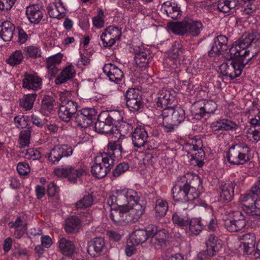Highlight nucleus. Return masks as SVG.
<instances>
[{
  "label": "nucleus",
  "mask_w": 260,
  "mask_h": 260,
  "mask_svg": "<svg viewBox=\"0 0 260 260\" xmlns=\"http://www.w3.org/2000/svg\"><path fill=\"white\" fill-rule=\"evenodd\" d=\"M126 104L129 110L133 112L138 111L143 106L142 98L127 102Z\"/></svg>",
  "instance_id": "obj_50"
},
{
  "label": "nucleus",
  "mask_w": 260,
  "mask_h": 260,
  "mask_svg": "<svg viewBox=\"0 0 260 260\" xmlns=\"http://www.w3.org/2000/svg\"><path fill=\"white\" fill-rule=\"evenodd\" d=\"M243 212L247 215L253 218H257L260 216V198L255 199L251 205H245Z\"/></svg>",
  "instance_id": "obj_36"
},
{
  "label": "nucleus",
  "mask_w": 260,
  "mask_h": 260,
  "mask_svg": "<svg viewBox=\"0 0 260 260\" xmlns=\"http://www.w3.org/2000/svg\"><path fill=\"white\" fill-rule=\"evenodd\" d=\"M237 124L227 119H223L212 122L210 128L214 131H229L236 128Z\"/></svg>",
  "instance_id": "obj_31"
},
{
  "label": "nucleus",
  "mask_w": 260,
  "mask_h": 260,
  "mask_svg": "<svg viewBox=\"0 0 260 260\" xmlns=\"http://www.w3.org/2000/svg\"><path fill=\"white\" fill-rule=\"evenodd\" d=\"M117 138V140L109 141L107 146L108 152L103 153L108 154L109 156L111 157L113 162H114V158L115 157H121L122 154L124 153L122 147V140L120 137Z\"/></svg>",
  "instance_id": "obj_23"
},
{
  "label": "nucleus",
  "mask_w": 260,
  "mask_h": 260,
  "mask_svg": "<svg viewBox=\"0 0 260 260\" xmlns=\"http://www.w3.org/2000/svg\"><path fill=\"white\" fill-rule=\"evenodd\" d=\"M54 173L57 177L66 178L74 184L80 181L81 177L86 174L83 168L71 165L57 167L54 170Z\"/></svg>",
  "instance_id": "obj_8"
},
{
  "label": "nucleus",
  "mask_w": 260,
  "mask_h": 260,
  "mask_svg": "<svg viewBox=\"0 0 260 260\" xmlns=\"http://www.w3.org/2000/svg\"><path fill=\"white\" fill-rule=\"evenodd\" d=\"M246 137L250 142L254 143L260 141V126L248 129L246 132Z\"/></svg>",
  "instance_id": "obj_47"
},
{
  "label": "nucleus",
  "mask_w": 260,
  "mask_h": 260,
  "mask_svg": "<svg viewBox=\"0 0 260 260\" xmlns=\"http://www.w3.org/2000/svg\"><path fill=\"white\" fill-rule=\"evenodd\" d=\"M42 86V79L37 73H25L22 80V87L28 90L37 91L41 89Z\"/></svg>",
  "instance_id": "obj_17"
},
{
  "label": "nucleus",
  "mask_w": 260,
  "mask_h": 260,
  "mask_svg": "<svg viewBox=\"0 0 260 260\" xmlns=\"http://www.w3.org/2000/svg\"><path fill=\"white\" fill-rule=\"evenodd\" d=\"M169 209V205L167 201L162 199H158L155 202V216L157 219L164 217Z\"/></svg>",
  "instance_id": "obj_37"
},
{
  "label": "nucleus",
  "mask_w": 260,
  "mask_h": 260,
  "mask_svg": "<svg viewBox=\"0 0 260 260\" xmlns=\"http://www.w3.org/2000/svg\"><path fill=\"white\" fill-rule=\"evenodd\" d=\"M236 184L235 181L221 182L219 185L220 197L221 200L230 201L234 197V187Z\"/></svg>",
  "instance_id": "obj_26"
},
{
  "label": "nucleus",
  "mask_w": 260,
  "mask_h": 260,
  "mask_svg": "<svg viewBox=\"0 0 260 260\" xmlns=\"http://www.w3.org/2000/svg\"><path fill=\"white\" fill-rule=\"evenodd\" d=\"M163 118L162 125L165 132L167 133L172 132L177 124H175L173 122H171V120L169 118Z\"/></svg>",
  "instance_id": "obj_64"
},
{
  "label": "nucleus",
  "mask_w": 260,
  "mask_h": 260,
  "mask_svg": "<svg viewBox=\"0 0 260 260\" xmlns=\"http://www.w3.org/2000/svg\"><path fill=\"white\" fill-rule=\"evenodd\" d=\"M189 230L191 234L198 235L203 230V226L201 223V221L198 218L189 220Z\"/></svg>",
  "instance_id": "obj_49"
},
{
  "label": "nucleus",
  "mask_w": 260,
  "mask_h": 260,
  "mask_svg": "<svg viewBox=\"0 0 260 260\" xmlns=\"http://www.w3.org/2000/svg\"><path fill=\"white\" fill-rule=\"evenodd\" d=\"M58 243L59 249L63 255L71 256L76 252V247L72 241L61 238L58 240Z\"/></svg>",
  "instance_id": "obj_30"
},
{
  "label": "nucleus",
  "mask_w": 260,
  "mask_h": 260,
  "mask_svg": "<svg viewBox=\"0 0 260 260\" xmlns=\"http://www.w3.org/2000/svg\"><path fill=\"white\" fill-rule=\"evenodd\" d=\"M75 122L77 126L81 128H85L90 125L89 119H86L84 116L82 115L79 111L75 116Z\"/></svg>",
  "instance_id": "obj_53"
},
{
  "label": "nucleus",
  "mask_w": 260,
  "mask_h": 260,
  "mask_svg": "<svg viewBox=\"0 0 260 260\" xmlns=\"http://www.w3.org/2000/svg\"><path fill=\"white\" fill-rule=\"evenodd\" d=\"M200 184L198 176L192 177L190 174L178 177L172 190L174 200L188 203L187 208H193L197 205L199 192L197 187Z\"/></svg>",
  "instance_id": "obj_2"
},
{
  "label": "nucleus",
  "mask_w": 260,
  "mask_h": 260,
  "mask_svg": "<svg viewBox=\"0 0 260 260\" xmlns=\"http://www.w3.org/2000/svg\"><path fill=\"white\" fill-rule=\"evenodd\" d=\"M129 168L128 165L126 162H122L118 165L113 172V175L115 177H118L120 175L126 171Z\"/></svg>",
  "instance_id": "obj_60"
},
{
  "label": "nucleus",
  "mask_w": 260,
  "mask_h": 260,
  "mask_svg": "<svg viewBox=\"0 0 260 260\" xmlns=\"http://www.w3.org/2000/svg\"><path fill=\"white\" fill-rule=\"evenodd\" d=\"M137 202H139L137 191L127 188L116 190L107 199V204L111 207V211L121 209L122 207H126Z\"/></svg>",
  "instance_id": "obj_4"
},
{
  "label": "nucleus",
  "mask_w": 260,
  "mask_h": 260,
  "mask_svg": "<svg viewBox=\"0 0 260 260\" xmlns=\"http://www.w3.org/2000/svg\"><path fill=\"white\" fill-rule=\"evenodd\" d=\"M80 113L84 116V118L89 120V124H91L93 120L95 119L97 112L94 108H85L79 111Z\"/></svg>",
  "instance_id": "obj_52"
},
{
  "label": "nucleus",
  "mask_w": 260,
  "mask_h": 260,
  "mask_svg": "<svg viewBox=\"0 0 260 260\" xmlns=\"http://www.w3.org/2000/svg\"><path fill=\"white\" fill-rule=\"evenodd\" d=\"M203 107L207 114L213 113L217 109V105L213 100L205 101Z\"/></svg>",
  "instance_id": "obj_61"
},
{
  "label": "nucleus",
  "mask_w": 260,
  "mask_h": 260,
  "mask_svg": "<svg viewBox=\"0 0 260 260\" xmlns=\"http://www.w3.org/2000/svg\"><path fill=\"white\" fill-rule=\"evenodd\" d=\"M207 250L210 256L214 255L215 252L218 251L222 246L221 241L213 235H210L206 242Z\"/></svg>",
  "instance_id": "obj_33"
},
{
  "label": "nucleus",
  "mask_w": 260,
  "mask_h": 260,
  "mask_svg": "<svg viewBox=\"0 0 260 260\" xmlns=\"http://www.w3.org/2000/svg\"><path fill=\"white\" fill-rule=\"evenodd\" d=\"M101 117L95 123V131L99 133L109 134V136L112 138L114 131L113 125L120 120V113L118 111H113L106 114L104 121L101 120Z\"/></svg>",
  "instance_id": "obj_9"
},
{
  "label": "nucleus",
  "mask_w": 260,
  "mask_h": 260,
  "mask_svg": "<svg viewBox=\"0 0 260 260\" xmlns=\"http://www.w3.org/2000/svg\"><path fill=\"white\" fill-rule=\"evenodd\" d=\"M55 103V100L53 97L45 95L42 101L40 112L44 115H49L53 111Z\"/></svg>",
  "instance_id": "obj_35"
},
{
  "label": "nucleus",
  "mask_w": 260,
  "mask_h": 260,
  "mask_svg": "<svg viewBox=\"0 0 260 260\" xmlns=\"http://www.w3.org/2000/svg\"><path fill=\"white\" fill-rule=\"evenodd\" d=\"M255 199V196H254L252 192L249 191L245 194L241 195L240 198V200L243 204V208H244L245 207V205H250Z\"/></svg>",
  "instance_id": "obj_59"
},
{
  "label": "nucleus",
  "mask_w": 260,
  "mask_h": 260,
  "mask_svg": "<svg viewBox=\"0 0 260 260\" xmlns=\"http://www.w3.org/2000/svg\"><path fill=\"white\" fill-rule=\"evenodd\" d=\"M228 39L223 35L217 36L213 41L211 49L208 52V55L213 57L219 55L227 50Z\"/></svg>",
  "instance_id": "obj_19"
},
{
  "label": "nucleus",
  "mask_w": 260,
  "mask_h": 260,
  "mask_svg": "<svg viewBox=\"0 0 260 260\" xmlns=\"http://www.w3.org/2000/svg\"><path fill=\"white\" fill-rule=\"evenodd\" d=\"M31 131L29 129L24 130L20 133L19 144L21 148L28 146L30 143Z\"/></svg>",
  "instance_id": "obj_45"
},
{
  "label": "nucleus",
  "mask_w": 260,
  "mask_h": 260,
  "mask_svg": "<svg viewBox=\"0 0 260 260\" xmlns=\"http://www.w3.org/2000/svg\"><path fill=\"white\" fill-rule=\"evenodd\" d=\"M26 15L32 23L38 24L43 17V10L38 5H32L26 7Z\"/></svg>",
  "instance_id": "obj_25"
},
{
  "label": "nucleus",
  "mask_w": 260,
  "mask_h": 260,
  "mask_svg": "<svg viewBox=\"0 0 260 260\" xmlns=\"http://www.w3.org/2000/svg\"><path fill=\"white\" fill-rule=\"evenodd\" d=\"M48 15L51 18L60 19L65 16L66 10L61 2L49 4L47 7Z\"/></svg>",
  "instance_id": "obj_24"
},
{
  "label": "nucleus",
  "mask_w": 260,
  "mask_h": 260,
  "mask_svg": "<svg viewBox=\"0 0 260 260\" xmlns=\"http://www.w3.org/2000/svg\"><path fill=\"white\" fill-rule=\"evenodd\" d=\"M260 51V35L257 32L243 35L229 49L230 58L219 68L221 74L231 80L239 77L247 60Z\"/></svg>",
  "instance_id": "obj_1"
},
{
  "label": "nucleus",
  "mask_w": 260,
  "mask_h": 260,
  "mask_svg": "<svg viewBox=\"0 0 260 260\" xmlns=\"http://www.w3.org/2000/svg\"><path fill=\"white\" fill-rule=\"evenodd\" d=\"M57 98L60 102L59 106L67 105L70 102H75L71 99V93L69 91L59 92Z\"/></svg>",
  "instance_id": "obj_51"
},
{
  "label": "nucleus",
  "mask_w": 260,
  "mask_h": 260,
  "mask_svg": "<svg viewBox=\"0 0 260 260\" xmlns=\"http://www.w3.org/2000/svg\"><path fill=\"white\" fill-rule=\"evenodd\" d=\"M23 50L27 58H35L41 55V49L35 46L25 47Z\"/></svg>",
  "instance_id": "obj_48"
},
{
  "label": "nucleus",
  "mask_w": 260,
  "mask_h": 260,
  "mask_svg": "<svg viewBox=\"0 0 260 260\" xmlns=\"http://www.w3.org/2000/svg\"><path fill=\"white\" fill-rule=\"evenodd\" d=\"M16 0H0V10L8 11L11 9Z\"/></svg>",
  "instance_id": "obj_63"
},
{
  "label": "nucleus",
  "mask_w": 260,
  "mask_h": 260,
  "mask_svg": "<svg viewBox=\"0 0 260 260\" xmlns=\"http://www.w3.org/2000/svg\"><path fill=\"white\" fill-rule=\"evenodd\" d=\"M162 117L169 118L171 122H173L177 125L182 122L185 118V111L181 107L172 106L166 108L162 112Z\"/></svg>",
  "instance_id": "obj_16"
},
{
  "label": "nucleus",
  "mask_w": 260,
  "mask_h": 260,
  "mask_svg": "<svg viewBox=\"0 0 260 260\" xmlns=\"http://www.w3.org/2000/svg\"><path fill=\"white\" fill-rule=\"evenodd\" d=\"M103 70L104 73L109 77L112 82L118 83L123 78L122 71L113 63L106 64Z\"/></svg>",
  "instance_id": "obj_21"
},
{
  "label": "nucleus",
  "mask_w": 260,
  "mask_h": 260,
  "mask_svg": "<svg viewBox=\"0 0 260 260\" xmlns=\"http://www.w3.org/2000/svg\"><path fill=\"white\" fill-rule=\"evenodd\" d=\"M114 165L113 159L106 153H101L94 158L91 172L97 178L105 177Z\"/></svg>",
  "instance_id": "obj_7"
},
{
  "label": "nucleus",
  "mask_w": 260,
  "mask_h": 260,
  "mask_svg": "<svg viewBox=\"0 0 260 260\" xmlns=\"http://www.w3.org/2000/svg\"><path fill=\"white\" fill-rule=\"evenodd\" d=\"M202 146L203 144L200 139L191 140L190 142H187L185 145L186 151L188 152V157L191 160L194 161L193 163L200 167L203 166L205 157Z\"/></svg>",
  "instance_id": "obj_10"
},
{
  "label": "nucleus",
  "mask_w": 260,
  "mask_h": 260,
  "mask_svg": "<svg viewBox=\"0 0 260 260\" xmlns=\"http://www.w3.org/2000/svg\"><path fill=\"white\" fill-rule=\"evenodd\" d=\"M172 219L175 225L184 229L189 225L190 218L187 214L176 212L172 215Z\"/></svg>",
  "instance_id": "obj_39"
},
{
  "label": "nucleus",
  "mask_w": 260,
  "mask_h": 260,
  "mask_svg": "<svg viewBox=\"0 0 260 260\" xmlns=\"http://www.w3.org/2000/svg\"><path fill=\"white\" fill-rule=\"evenodd\" d=\"M135 57L140 58H152V55L150 53L149 50L142 45L135 46L134 48Z\"/></svg>",
  "instance_id": "obj_46"
},
{
  "label": "nucleus",
  "mask_w": 260,
  "mask_h": 260,
  "mask_svg": "<svg viewBox=\"0 0 260 260\" xmlns=\"http://www.w3.org/2000/svg\"><path fill=\"white\" fill-rule=\"evenodd\" d=\"M24 157L27 159L35 160L40 159L41 154L38 150L29 148L26 150Z\"/></svg>",
  "instance_id": "obj_58"
},
{
  "label": "nucleus",
  "mask_w": 260,
  "mask_h": 260,
  "mask_svg": "<svg viewBox=\"0 0 260 260\" xmlns=\"http://www.w3.org/2000/svg\"><path fill=\"white\" fill-rule=\"evenodd\" d=\"M81 220L77 216H72L66 220L64 226L66 232L69 234L76 232L80 227Z\"/></svg>",
  "instance_id": "obj_38"
},
{
  "label": "nucleus",
  "mask_w": 260,
  "mask_h": 260,
  "mask_svg": "<svg viewBox=\"0 0 260 260\" xmlns=\"http://www.w3.org/2000/svg\"><path fill=\"white\" fill-rule=\"evenodd\" d=\"M103 238L97 237L92 239L89 244L87 252L92 257H95L101 253L105 247Z\"/></svg>",
  "instance_id": "obj_27"
},
{
  "label": "nucleus",
  "mask_w": 260,
  "mask_h": 260,
  "mask_svg": "<svg viewBox=\"0 0 260 260\" xmlns=\"http://www.w3.org/2000/svg\"><path fill=\"white\" fill-rule=\"evenodd\" d=\"M169 28L174 34L191 37H198L204 28L202 22L200 20L187 17L182 21L170 23Z\"/></svg>",
  "instance_id": "obj_5"
},
{
  "label": "nucleus",
  "mask_w": 260,
  "mask_h": 260,
  "mask_svg": "<svg viewBox=\"0 0 260 260\" xmlns=\"http://www.w3.org/2000/svg\"><path fill=\"white\" fill-rule=\"evenodd\" d=\"M161 11L166 15L173 19H177L181 15L180 8L175 3L170 2L164 3L161 7Z\"/></svg>",
  "instance_id": "obj_29"
},
{
  "label": "nucleus",
  "mask_w": 260,
  "mask_h": 260,
  "mask_svg": "<svg viewBox=\"0 0 260 260\" xmlns=\"http://www.w3.org/2000/svg\"><path fill=\"white\" fill-rule=\"evenodd\" d=\"M141 98V95L140 94V91L138 89L135 88L128 89L125 94L126 102L131 101L133 99L135 100L136 99H139Z\"/></svg>",
  "instance_id": "obj_56"
},
{
  "label": "nucleus",
  "mask_w": 260,
  "mask_h": 260,
  "mask_svg": "<svg viewBox=\"0 0 260 260\" xmlns=\"http://www.w3.org/2000/svg\"><path fill=\"white\" fill-rule=\"evenodd\" d=\"M11 232L16 239H20L25 234L27 230V223L21 217H17L15 220L8 223Z\"/></svg>",
  "instance_id": "obj_18"
},
{
  "label": "nucleus",
  "mask_w": 260,
  "mask_h": 260,
  "mask_svg": "<svg viewBox=\"0 0 260 260\" xmlns=\"http://www.w3.org/2000/svg\"><path fill=\"white\" fill-rule=\"evenodd\" d=\"M174 94L175 92L173 90L165 88L160 90L157 93V96L155 99L157 106L163 110L172 107V106H169V105L173 104L175 101Z\"/></svg>",
  "instance_id": "obj_15"
},
{
  "label": "nucleus",
  "mask_w": 260,
  "mask_h": 260,
  "mask_svg": "<svg viewBox=\"0 0 260 260\" xmlns=\"http://www.w3.org/2000/svg\"><path fill=\"white\" fill-rule=\"evenodd\" d=\"M250 149L245 144L232 146L226 154L228 161L235 165H244L250 160Z\"/></svg>",
  "instance_id": "obj_6"
},
{
  "label": "nucleus",
  "mask_w": 260,
  "mask_h": 260,
  "mask_svg": "<svg viewBox=\"0 0 260 260\" xmlns=\"http://www.w3.org/2000/svg\"><path fill=\"white\" fill-rule=\"evenodd\" d=\"M15 27L10 21L4 22L0 26V38L4 41H10L13 38Z\"/></svg>",
  "instance_id": "obj_32"
},
{
  "label": "nucleus",
  "mask_w": 260,
  "mask_h": 260,
  "mask_svg": "<svg viewBox=\"0 0 260 260\" xmlns=\"http://www.w3.org/2000/svg\"><path fill=\"white\" fill-rule=\"evenodd\" d=\"M185 49L180 43L175 44L168 54L166 62L173 69L178 68L180 65V57L184 53Z\"/></svg>",
  "instance_id": "obj_14"
},
{
  "label": "nucleus",
  "mask_w": 260,
  "mask_h": 260,
  "mask_svg": "<svg viewBox=\"0 0 260 260\" xmlns=\"http://www.w3.org/2000/svg\"><path fill=\"white\" fill-rule=\"evenodd\" d=\"M76 75L75 67L72 64L64 68L55 80V83L60 84L70 80Z\"/></svg>",
  "instance_id": "obj_28"
},
{
  "label": "nucleus",
  "mask_w": 260,
  "mask_h": 260,
  "mask_svg": "<svg viewBox=\"0 0 260 260\" xmlns=\"http://www.w3.org/2000/svg\"><path fill=\"white\" fill-rule=\"evenodd\" d=\"M130 239L134 245L142 244L148 239L147 232L144 229L136 230L132 233Z\"/></svg>",
  "instance_id": "obj_41"
},
{
  "label": "nucleus",
  "mask_w": 260,
  "mask_h": 260,
  "mask_svg": "<svg viewBox=\"0 0 260 260\" xmlns=\"http://www.w3.org/2000/svg\"><path fill=\"white\" fill-rule=\"evenodd\" d=\"M133 129L131 123L122 121L119 123V125L114 126L113 137L119 138L121 136H125L127 134L131 133Z\"/></svg>",
  "instance_id": "obj_34"
},
{
  "label": "nucleus",
  "mask_w": 260,
  "mask_h": 260,
  "mask_svg": "<svg viewBox=\"0 0 260 260\" xmlns=\"http://www.w3.org/2000/svg\"><path fill=\"white\" fill-rule=\"evenodd\" d=\"M24 58L23 53L21 50H16L8 58L6 61L11 67L20 64Z\"/></svg>",
  "instance_id": "obj_40"
},
{
  "label": "nucleus",
  "mask_w": 260,
  "mask_h": 260,
  "mask_svg": "<svg viewBox=\"0 0 260 260\" xmlns=\"http://www.w3.org/2000/svg\"><path fill=\"white\" fill-rule=\"evenodd\" d=\"M92 22L94 27L97 28H101L103 27L105 24L104 13L102 10H100L97 15L93 17Z\"/></svg>",
  "instance_id": "obj_57"
},
{
  "label": "nucleus",
  "mask_w": 260,
  "mask_h": 260,
  "mask_svg": "<svg viewBox=\"0 0 260 260\" xmlns=\"http://www.w3.org/2000/svg\"><path fill=\"white\" fill-rule=\"evenodd\" d=\"M238 3V0H221L218 2L217 8L220 12L226 13L234 9Z\"/></svg>",
  "instance_id": "obj_42"
},
{
  "label": "nucleus",
  "mask_w": 260,
  "mask_h": 260,
  "mask_svg": "<svg viewBox=\"0 0 260 260\" xmlns=\"http://www.w3.org/2000/svg\"><path fill=\"white\" fill-rule=\"evenodd\" d=\"M152 58H139L135 57V62L137 67H139L141 70L145 69L148 67L149 62L151 61Z\"/></svg>",
  "instance_id": "obj_62"
},
{
  "label": "nucleus",
  "mask_w": 260,
  "mask_h": 260,
  "mask_svg": "<svg viewBox=\"0 0 260 260\" xmlns=\"http://www.w3.org/2000/svg\"><path fill=\"white\" fill-rule=\"evenodd\" d=\"M244 213L240 211L233 212L232 219L225 222L226 230L230 232H237L245 227L246 221Z\"/></svg>",
  "instance_id": "obj_13"
},
{
  "label": "nucleus",
  "mask_w": 260,
  "mask_h": 260,
  "mask_svg": "<svg viewBox=\"0 0 260 260\" xmlns=\"http://www.w3.org/2000/svg\"><path fill=\"white\" fill-rule=\"evenodd\" d=\"M244 244L249 245L250 248H254L256 238L255 235L253 233H247L241 236V238Z\"/></svg>",
  "instance_id": "obj_55"
},
{
  "label": "nucleus",
  "mask_w": 260,
  "mask_h": 260,
  "mask_svg": "<svg viewBox=\"0 0 260 260\" xmlns=\"http://www.w3.org/2000/svg\"><path fill=\"white\" fill-rule=\"evenodd\" d=\"M73 149L71 146L63 144L55 146L50 152L45 155V157L52 164H58L63 157L72 155Z\"/></svg>",
  "instance_id": "obj_11"
},
{
  "label": "nucleus",
  "mask_w": 260,
  "mask_h": 260,
  "mask_svg": "<svg viewBox=\"0 0 260 260\" xmlns=\"http://www.w3.org/2000/svg\"><path fill=\"white\" fill-rule=\"evenodd\" d=\"M78 104L70 102L67 105L59 106L58 115L59 118L64 122H69L77 110Z\"/></svg>",
  "instance_id": "obj_20"
},
{
  "label": "nucleus",
  "mask_w": 260,
  "mask_h": 260,
  "mask_svg": "<svg viewBox=\"0 0 260 260\" xmlns=\"http://www.w3.org/2000/svg\"><path fill=\"white\" fill-rule=\"evenodd\" d=\"M132 138L134 146L140 148L146 143L148 135L144 127L138 126L135 128Z\"/></svg>",
  "instance_id": "obj_22"
},
{
  "label": "nucleus",
  "mask_w": 260,
  "mask_h": 260,
  "mask_svg": "<svg viewBox=\"0 0 260 260\" xmlns=\"http://www.w3.org/2000/svg\"><path fill=\"white\" fill-rule=\"evenodd\" d=\"M121 29L113 25L107 27L101 36V40L104 47H111L121 36Z\"/></svg>",
  "instance_id": "obj_12"
},
{
  "label": "nucleus",
  "mask_w": 260,
  "mask_h": 260,
  "mask_svg": "<svg viewBox=\"0 0 260 260\" xmlns=\"http://www.w3.org/2000/svg\"><path fill=\"white\" fill-rule=\"evenodd\" d=\"M144 211V206L139 202L121 209L111 211L110 219L116 224L124 225L136 222L140 218Z\"/></svg>",
  "instance_id": "obj_3"
},
{
  "label": "nucleus",
  "mask_w": 260,
  "mask_h": 260,
  "mask_svg": "<svg viewBox=\"0 0 260 260\" xmlns=\"http://www.w3.org/2000/svg\"><path fill=\"white\" fill-rule=\"evenodd\" d=\"M93 197L90 193H87L75 203V207L77 209L87 208L90 207L93 204Z\"/></svg>",
  "instance_id": "obj_44"
},
{
  "label": "nucleus",
  "mask_w": 260,
  "mask_h": 260,
  "mask_svg": "<svg viewBox=\"0 0 260 260\" xmlns=\"http://www.w3.org/2000/svg\"><path fill=\"white\" fill-rule=\"evenodd\" d=\"M37 97L36 93L28 94L23 96L20 101V106L25 110H29L32 107Z\"/></svg>",
  "instance_id": "obj_43"
},
{
  "label": "nucleus",
  "mask_w": 260,
  "mask_h": 260,
  "mask_svg": "<svg viewBox=\"0 0 260 260\" xmlns=\"http://www.w3.org/2000/svg\"><path fill=\"white\" fill-rule=\"evenodd\" d=\"M62 57L63 54L60 53L49 57L47 60L46 67H56L61 62Z\"/></svg>",
  "instance_id": "obj_54"
}]
</instances>
